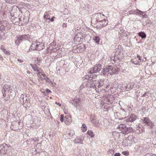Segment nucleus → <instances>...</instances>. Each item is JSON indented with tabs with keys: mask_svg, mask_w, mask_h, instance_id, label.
Masks as SVG:
<instances>
[{
	"mask_svg": "<svg viewBox=\"0 0 156 156\" xmlns=\"http://www.w3.org/2000/svg\"><path fill=\"white\" fill-rule=\"evenodd\" d=\"M93 76H94V78H95L97 76H96V75H94L93 76L92 75V77H93Z\"/></svg>",
	"mask_w": 156,
	"mask_h": 156,
	"instance_id": "79ce46f5",
	"label": "nucleus"
},
{
	"mask_svg": "<svg viewBox=\"0 0 156 156\" xmlns=\"http://www.w3.org/2000/svg\"><path fill=\"white\" fill-rule=\"evenodd\" d=\"M83 88V85H81L80 87V89H82Z\"/></svg>",
	"mask_w": 156,
	"mask_h": 156,
	"instance_id": "a19ab883",
	"label": "nucleus"
},
{
	"mask_svg": "<svg viewBox=\"0 0 156 156\" xmlns=\"http://www.w3.org/2000/svg\"><path fill=\"white\" fill-rule=\"evenodd\" d=\"M137 57L138 58H139V59L140 60V57L139 55H137Z\"/></svg>",
	"mask_w": 156,
	"mask_h": 156,
	"instance_id": "c03bdc74",
	"label": "nucleus"
},
{
	"mask_svg": "<svg viewBox=\"0 0 156 156\" xmlns=\"http://www.w3.org/2000/svg\"><path fill=\"white\" fill-rule=\"evenodd\" d=\"M44 44L43 42L40 41L34 42L32 43L30 48L32 50H37L40 51L44 48Z\"/></svg>",
	"mask_w": 156,
	"mask_h": 156,
	"instance_id": "20e7f679",
	"label": "nucleus"
},
{
	"mask_svg": "<svg viewBox=\"0 0 156 156\" xmlns=\"http://www.w3.org/2000/svg\"><path fill=\"white\" fill-rule=\"evenodd\" d=\"M134 131L133 128L131 127L128 128L126 127V129L124 131V133H128L130 132H132Z\"/></svg>",
	"mask_w": 156,
	"mask_h": 156,
	"instance_id": "2eb2a0df",
	"label": "nucleus"
},
{
	"mask_svg": "<svg viewBox=\"0 0 156 156\" xmlns=\"http://www.w3.org/2000/svg\"><path fill=\"white\" fill-rule=\"evenodd\" d=\"M46 91L48 93H51V91L48 89H46Z\"/></svg>",
	"mask_w": 156,
	"mask_h": 156,
	"instance_id": "2f4dec72",
	"label": "nucleus"
},
{
	"mask_svg": "<svg viewBox=\"0 0 156 156\" xmlns=\"http://www.w3.org/2000/svg\"><path fill=\"white\" fill-rule=\"evenodd\" d=\"M138 35L141 37L142 38H145L146 37V34L144 32H140L138 33Z\"/></svg>",
	"mask_w": 156,
	"mask_h": 156,
	"instance_id": "412c9836",
	"label": "nucleus"
},
{
	"mask_svg": "<svg viewBox=\"0 0 156 156\" xmlns=\"http://www.w3.org/2000/svg\"><path fill=\"white\" fill-rule=\"evenodd\" d=\"M135 12L136 13L141 15H142L144 14V12H143L140 10L137 9H136V10L135 11Z\"/></svg>",
	"mask_w": 156,
	"mask_h": 156,
	"instance_id": "393cba45",
	"label": "nucleus"
},
{
	"mask_svg": "<svg viewBox=\"0 0 156 156\" xmlns=\"http://www.w3.org/2000/svg\"><path fill=\"white\" fill-rule=\"evenodd\" d=\"M1 49L3 51L5 50L3 46L2 45L1 46Z\"/></svg>",
	"mask_w": 156,
	"mask_h": 156,
	"instance_id": "f704fd0d",
	"label": "nucleus"
},
{
	"mask_svg": "<svg viewBox=\"0 0 156 156\" xmlns=\"http://www.w3.org/2000/svg\"><path fill=\"white\" fill-rule=\"evenodd\" d=\"M8 24L6 21H2L0 22V30H3L6 29Z\"/></svg>",
	"mask_w": 156,
	"mask_h": 156,
	"instance_id": "9b49d317",
	"label": "nucleus"
},
{
	"mask_svg": "<svg viewBox=\"0 0 156 156\" xmlns=\"http://www.w3.org/2000/svg\"><path fill=\"white\" fill-rule=\"evenodd\" d=\"M81 129L82 131L83 132H85L87 131V127L86 125L84 123L82 124V127H81Z\"/></svg>",
	"mask_w": 156,
	"mask_h": 156,
	"instance_id": "aec40b11",
	"label": "nucleus"
},
{
	"mask_svg": "<svg viewBox=\"0 0 156 156\" xmlns=\"http://www.w3.org/2000/svg\"><path fill=\"white\" fill-rule=\"evenodd\" d=\"M29 36V35H24L18 37L17 40L15 41L16 44L18 45L23 41H25L27 39Z\"/></svg>",
	"mask_w": 156,
	"mask_h": 156,
	"instance_id": "1a4fd4ad",
	"label": "nucleus"
},
{
	"mask_svg": "<svg viewBox=\"0 0 156 156\" xmlns=\"http://www.w3.org/2000/svg\"><path fill=\"white\" fill-rule=\"evenodd\" d=\"M118 129L124 133V131L126 129V125L124 124H120L119 125Z\"/></svg>",
	"mask_w": 156,
	"mask_h": 156,
	"instance_id": "ddd939ff",
	"label": "nucleus"
},
{
	"mask_svg": "<svg viewBox=\"0 0 156 156\" xmlns=\"http://www.w3.org/2000/svg\"><path fill=\"white\" fill-rule=\"evenodd\" d=\"M3 147V146H0V147Z\"/></svg>",
	"mask_w": 156,
	"mask_h": 156,
	"instance_id": "603ef678",
	"label": "nucleus"
},
{
	"mask_svg": "<svg viewBox=\"0 0 156 156\" xmlns=\"http://www.w3.org/2000/svg\"><path fill=\"white\" fill-rule=\"evenodd\" d=\"M137 116L136 115L134 114H131L129 117L126 119L127 122H132L135 120L136 119Z\"/></svg>",
	"mask_w": 156,
	"mask_h": 156,
	"instance_id": "f8f14e48",
	"label": "nucleus"
},
{
	"mask_svg": "<svg viewBox=\"0 0 156 156\" xmlns=\"http://www.w3.org/2000/svg\"><path fill=\"white\" fill-rule=\"evenodd\" d=\"M64 113L65 114V116L63 114L60 115V120L61 122H63L64 120L66 125L67 126L69 125L72 122L71 116L69 113L66 111L64 112Z\"/></svg>",
	"mask_w": 156,
	"mask_h": 156,
	"instance_id": "7ed1b4c3",
	"label": "nucleus"
},
{
	"mask_svg": "<svg viewBox=\"0 0 156 156\" xmlns=\"http://www.w3.org/2000/svg\"><path fill=\"white\" fill-rule=\"evenodd\" d=\"M6 96V95L5 94H3V97L4 98H5V97Z\"/></svg>",
	"mask_w": 156,
	"mask_h": 156,
	"instance_id": "37998d69",
	"label": "nucleus"
},
{
	"mask_svg": "<svg viewBox=\"0 0 156 156\" xmlns=\"http://www.w3.org/2000/svg\"><path fill=\"white\" fill-rule=\"evenodd\" d=\"M30 66L34 71L37 72V76L39 79L41 80H45L47 82L49 81V79L45 74H42L43 77H41V71H42L41 69H39L36 66H34L32 64H30Z\"/></svg>",
	"mask_w": 156,
	"mask_h": 156,
	"instance_id": "f257e3e1",
	"label": "nucleus"
},
{
	"mask_svg": "<svg viewBox=\"0 0 156 156\" xmlns=\"http://www.w3.org/2000/svg\"><path fill=\"white\" fill-rule=\"evenodd\" d=\"M80 100L79 98H76L73 100V104L76 107L78 106L80 103Z\"/></svg>",
	"mask_w": 156,
	"mask_h": 156,
	"instance_id": "4468645a",
	"label": "nucleus"
},
{
	"mask_svg": "<svg viewBox=\"0 0 156 156\" xmlns=\"http://www.w3.org/2000/svg\"><path fill=\"white\" fill-rule=\"evenodd\" d=\"M7 30H8V28H7Z\"/></svg>",
	"mask_w": 156,
	"mask_h": 156,
	"instance_id": "8fccbe9b",
	"label": "nucleus"
},
{
	"mask_svg": "<svg viewBox=\"0 0 156 156\" xmlns=\"http://www.w3.org/2000/svg\"><path fill=\"white\" fill-rule=\"evenodd\" d=\"M8 1L7 2H8L9 3L14 4L16 3L17 1L16 0H6Z\"/></svg>",
	"mask_w": 156,
	"mask_h": 156,
	"instance_id": "bb28decb",
	"label": "nucleus"
},
{
	"mask_svg": "<svg viewBox=\"0 0 156 156\" xmlns=\"http://www.w3.org/2000/svg\"><path fill=\"white\" fill-rule=\"evenodd\" d=\"M122 153L125 155L128 156L129 155V152L128 151H122Z\"/></svg>",
	"mask_w": 156,
	"mask_h": 156,
	"instance_id": "cd10ccee",
	"label": "nucleus"
},
{
	"mask_svg": "<svg viewBox=\"0 0 156 156\" xmlns=\"http://www.w3.org/2000/svg\"><path fill=\"white\" fill-rule=\"evenodd\" d=\"M3 52L5 54L7 55H10V52L9 51H7L5 49L3 51Z\"/></svg>",
	"mask_w": 156,
	"mask_h": 156,
	"instance_id": "c85d7f7f",
	"label": "nucleus"
},
{
	"mask_svg": "<svg viewBox=\"0 0 156 156\" xmlns=\"http://www.w3.org/2000/svg\"><path fill=\"white\" fill-rule=\"evenodd\" d=\"M119 71L117 70L112 66H109L108 67L104 68L102 72V73L105 75L108 76L109 75H112L114 74H117Z\"/></svg>",
	"mask_w": 156,
	"mask_h": 156,
	"instance_id": "39448f33",
	"label": "nucleus"
},
{
	"mask_svg": "<svg viewBox=\"0 0 156 156\" xmlns=\"http://www.w3.org/2000/svg\"><path fill=\"white\" fill-rule=\"evenodd\" d=\"M101 15V13H98L97 14V21L96 23L97 26L98 28H100L101 27H104L106 26L108 24V21L104 19L102 20Z\"/></svg>",
	"mask_w": 156,
	"mask_h": 156,
	"instance_id": "f03ea898",
	"label": "nucleus"
},
{
	"mask_svg": "<svg viewBox=\"0 0 156 156\" xmlns=\"http://www.w3.org/2000/svg\"><path fill=\"white\" fill-rule=\"evenodd\" d=\"M120 154L119 153H116L114 155V156H120Z\"/></svg>",
	"mask_w": 156,
	"mask_h": 156,
	"instance_id": "473e14b6",
	"label": "nucleus"
},
{
	"mask_svg": "<svg viewBox=\"0 0 156 156\" xmlns=\"http://www.w3.org/2000/svg\"><path fill=\"white\" fill-rule=\"evenodd\" d=\"M96 90L97 92H99L100 91H101V90H99L98 89H97L96 88L95 89Z\"/></svg>",
	"mask_w": 156,
	"mask_h": 156,
	"instance_id": "4c0bfd02",
	"label": "nucleus"
},
{
	"mask_svg": "<svg viewBox=\"0 0 156 156\" xmlns=\"http://www.w3.org/2000/svg\"><path fill=\"white\" fill-rule=\"evenodd\" d=\"M52 49V48H51L50 47L49 48H48L47 49L48 51V52H49V50H50L51 51H50V53H51L53 51Z\"/></svg>",
	"mask_w": 156,
	"mask_h": 156,
	"instance_id": "c756f323",
	"label": "nucleus"
},
{
	"mask_svg": "<svg viewBox=\"0 0 156 156\" xmlns=\"http://www.w3.org/2000/svg\"><path fill=\"white\" fill-rule=\"evenodd\" d=\"M7 148L3 146L2 147L1 149L0 150L1 153L5 154V153L7 152Z\"/></svg>",
	"mask_w": 156,
	"mask_h": 156,
	"instance_id": "4be33fe9",
	"label": "nucleus"
},
{
	"mask_svg": "<svg viewBox=\"0 0 156 156\" xmlns=\"http://www.w3.org/2000/svg\"><path fill=\"white\" fill-rule=\"evenodd\" d=\"M55 18V16H53V17H52L51 19L50 18V19L49 20L51 21V22H53L54 20V18Z\"/></svg>",
	"mask_w": 156,
	"mask_h": 156,
	"instance_id": "7c9ffc66",
	"label": "nucleus"
},
{
	"mask_svg": "<svg viewBox=\"0 0 156 156\" xmlns=\"http://www.w3.org/2000/svg\"><path fill=\"white\" fill-rule=\"evenodd\" d=\"M23 97L22 98L23 100V104H24V101L25 102L27 101V94H23Z\"/></svg>",
	"mask_w": 156,
	"mask_h": 156,
	"instance_id": "b1692460",
	"label": "nucleus"
},
{
	"mask_svg": "<svg viewBox=\"0 0 156 156\" xmlns=\"http://www.w3.org/2000/svg\"><path fill=\"white\" fill-rule=\"evenodd\" d=\"M108 154L109 155H113L115 153L113 149H110L108 152Z\"/></svg>",
	"mask_w": 156,
	"mask_h": 156,
	"instance_id": "a878e982",
	"label": "nucleus"
},
{
	"mask_svg": "<svg viewBox=\"0 0 156 156\" xmlns=\"http://www.w3.org/2000/svg\"><path fill=\"white\" fill-rule=\"evenodd\" d=\"M143 123L145 124L148 126H150L151 128L154 126V124L151 122L148 117H144L141 119Z\"/></svg>",
	"mask_w": 156,
	"mask_h": 156,
	"instance_id": "6e6552de",
	"label": "nucleus"
},
{
	"mask_svg": "<svg viewBox=\"0 0 156 156\" xmlns=\"http://www.w3.org/2000/svg\"><path fill=\"white\" fill-rule=\"evenodd\" d=\"M89 83H90V87L96 88L98 87V88L103 85L102 82H100L97 80H90L89 81Z\"/></svg>",
	"mask_w": 156,
	"mask_h": 156,
	"instance_id": "423d86ee",
	"label": "nucleus"
},
{
	"mask_svg": "<svg viewBox=\"0 0 156 156\" xmlns=\"http://www.w3.org/2000/svg\"><path fill=\"white\" fill-rule=\"evenodd\" d=\"M10 98V97L9 96V97H7L6 98H5L4 99V100L5 101H8V100H9Z\"/></svg>",
	"mask_w": 156,
	"mask_h": 156,
	"instance_id": "72a5a7b5",
	"label": "nucleus"
},
{
	"mask_svg": "<svg viewBox=\"0 0 156 156\" xmlns=\"http://www.w3.org/2000/svg\"><path fill=\"white\" fill-rule=\"evenodd\" d=\"M17 60L18 62H20L21 63L23 62V60H22L20 59H18Z\"/></svg>",
	"mask_w": 156,
	"mask_h": 156,
	"instance_id": "c9c22d12",
	"label": "nucleus"
},
{
	"mask_svg": "<svg viewBox=\"0 0 156 156\" xmlns=\"http://www.w3.org/2000/svg\"><path fill=\"white\" fill-rule=\"evenodd\" d=\"M3 147V146H0V147Z\"/></svg>",
	"mask_w": 156,
	"mask_h": 156,
	"instance_id": "3c124183",
	"label": "nucleus"
},
{
	"mask_svg": "<svg viewBox=\"0 0 156 156\" xmlns=\"http://www.w3.org/2000/svg\"><path fill=\"white\" fill-rule=\"evenodd\" d=\"M62 26L63 27H66V24L65 23H63L62 24Z\"/></svg>",
	"mask_w": 156,
	"mask_h": 156,
	"instance_id": "ea45409f",
	"label": "nucleus"
},
{
	"mask_svg": "<svg viewBox=\"0 0 156 156\" xmlns=\"http://www.w3.org/2000/svg\"><path fill=\"white\" fill-rule=\"evenodd\" d=\"M80 52L82 53L85 50V47L84 44H82L80 46Z\"/></svg>",
	"mask_w": 156,
	"mask_h": 156,
	"instance_id": "6ab92c4d",
	"label": "nucleus"
},
{
	"mask_svg": "<svg viewBox=\"0 0 156 156\" xmlns=\"http://www.w3.org/2000/svg\"><path fill=\"white\" fill-rule=\"evenodd\" d=\"M41 61V60L40 58H36L34 60V62L35 64V65H34L33 64H32V65L34 66H36L38 67L37 65H36V64H37L38 65H40V64Z\"/></svg>",
	"mask_w": 156,
	"mask_h": 156,
	"instance_id": "f3484780",
	"label": "nucleus"
},
{
	"mask_svg": "<svg viewBox=\"0 0 156 156\" xmlns=\"http://www.w3.org/2000/svg\"><path fill=\"white\" fill-rule=\"evenodd\" d=\"M93 40L95 41L96 43L99 44L100 41V38L98 37L95 36L94 37Z\"/></svg>",
	"mask_w": 156,
	"mask_h": 156,
	"instance_id": "5701e85b",
	"label": "nucleus"
},
{
	"mask_svg": "<svg viewBox=\"0 0 156 156\" xmlns=\"http://www.w3.org/2000/svg\"><path fill=\"white\" fill-rule=\"evenodd\" d=\"M96 90L97 92H99L100 91H101V90H99L98 89H97L96 88L95 89Z\"/></svg>",
	"mask_w": 156,
	"mask_h": 156,
	"instance_id": "58836bf2",
	"label": "nucleus"
},
{
	"mask_svg": "<svg viewBox=\"0 0 156 156\" xmlns=\"http://www.w3.org/2000/svg\"><path fill=\"white\" fill-rule=\"evenodd\" d=\"M43 73V72H41V77H43V76L42 75V74H44V73Z\"/></svg>",
	"mask_w": 156,
	"mask_h": 156,
	"instance_id": "49530a36",
	"label": "nucleus"
},
{
	"mask_svg": "<svg viewBox=\"0 0 156 156\" xmlns=\"http://www.w3.org/2000/svg\"><path fill=\"white\" fill-rule=\"evenodd\" d=\"M85 34L83 33L80 32L78 33L74 38V41L76 44H78L81 41L82 39L84 38Z\"/></svg>",
	"mask_w": 156,
	"mask_h": 156,
	"instance_id": "0eeeda50",
	"label": "nucleus"
},
{
	"mask_svg": "<svg viewBox=\"0 0 156 156\" xmlns=\"http://www.w3.org/2000/svg\"><path fill=\"white\" fill-rule=\"evenodd\" d=\"M151 156H156V155H155V154H154V155H152Z\"/></svg>",
	"mask_w": 156,
	"mask_h": 156,
	"instance_id": "de8ad7c7",
	"label": "nucleus"
},
{
	"mask_svg": "<svg viewBox=\"0 0 156 156\" xmlns=\"http://www.w3.org/2000/svg\"><path fill=\"white\" fill-rule=\"evenodd\" d=\"M101 65L100 64L95 65L93 68L91 69L90 73L92 74L98 72L101 70Z\"/></svg>",
	"mask_w": 156,
	"mask_h": 156,
	"instance_id": "9d476101",
	"label": "nucleus"
},
{
	"mask_svg": "<svg viewBox=\"0 0 156 156\" xmlns=\"http://www.w3.org/2000/svg\"><path fill=\"white\" fill-rule=\"evenodd\" d=\"M87 134L91 138L94 137L95 136L94 133L91 130H88L87 133Z\"/></svg>",
	"mask_w": 156,
	"mask_h": 156,
	"instance_id": "dca6fc26",
	"label": "nucleus"
},
{
	"mask_svg": "<svg viewBox=\"0 0 156 156\" xmlns=\"http://www.w3.org/2000/svg\"><path fill=\"white\" fill-rule=\"evenodd\" d=\"M146 93H145L143 95V96L145 97L146 95Z\"/></svg>",
	"mask_w": 156,
	"mask_h": 156,
	"instance_id": "a18cd8bd",
	"label": "nucleus"
},
{
	"mask_svg": "<svg viewBox=\"0 0 156 156\" xmlns=\"http://www.w3.org/2000/svg\"><path fill=\"white\" fill-rule=\"evenodd\" d=\"M27 73H30V72H29V71H27Z\"/></svg>",
	"mask_w": 156,
	"mask_h": 156,
	"instance_id": "09e8293b",
	"label": "nucleus"
},
{
	"mask_svg": "<svg viewBox=\"0 0 156 156\" xmlns=\"http://www.w3.org/2000/svg\"><path fill=\"white\" fill-rule=\"evenodd\" d=\"M44 17L46 21H47L50 19V16L48 13L46 12L44 13Z\"/></svg>",
	"mask_w": 156,
	"mask_h": 156,
	"instance_id": "a211bd4d",
	"label": "nucleus"
},
{
	"mask_svg": "<svg viewBox=\"0 0 156 156\" xmlns=\"http://www.w3.org/2000/svg\"><path fill=\"white\" fill-rule=\"evenodd\" d=\"M55 103L57 105H58L60 107H61V105L59 103H58L57 102H56Z\"/></svg>",
	"mask_w": 156,
	"mask_h": 156,
	"instance_id": "e433bc0d",
	"label": "nucleus"
}]
</instances>
